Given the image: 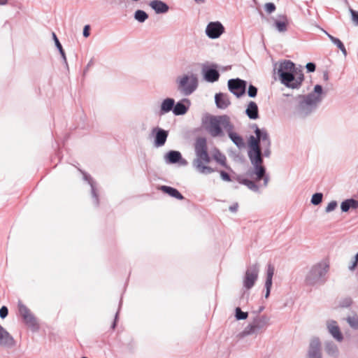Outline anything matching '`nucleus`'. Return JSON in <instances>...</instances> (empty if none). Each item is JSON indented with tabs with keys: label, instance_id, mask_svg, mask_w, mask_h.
<instances>
[{
	"label": "nucleus",
	"instance_id": "1",
	"mask_svg": "<svg viewBox=\"0 0 358 358\" xmlns=\"http://www.w3.org/2000/svg\"><path fill=\"white\" fill-rule=\"evenodd\" d=\"M326 91H309L303 94H283L295 112L302 117L313 113L326 96Z\"/></svg>",
	"mask_w": 358,
	"mask_h": 358
},
{
	"label": "nucleus",
	"instance_id": "2",
	"mask_svg": "<svg viewBox=\"0 0 358 358\" xmlns=\"http://www.w3.org/2000/svg\"><path fill=\"white\" fill-rule=\"evenodd\" d=\"M278 79L286 87L299 89L303 82H307L303 72V67L296 65L291 60L284 59L274 65Z\"/></svg>",
	"mask_w": 358,
	"mask_h": 358
},
{
	"label": "nucleus",
	"instance_id": "3",
	"mask_svg": "<svg viewBox=\"0 0 358 358\" xmlns=\"http://www.w3.org/2000/svg\"><path fill=\"white\" fill-rule=\"evenodd\" d=\"M250 150L248 151V157L253 166V171L251 176H255V180L259 181L263 180L262 186L266 187L269 181V176L266 174V169L262 165L263 158L261 145L259 138L251 136L248 141Z\"/></svg>",
	"mask_w": 358,
	"mask_h": 358
},
{
	"label": "nucleus",
	"instance_id": "4",
	"mask_svg": "<svg viewBox=\"0 0 358 358\" xmlns=\"http://www.w3.org/2000/svg\"><path fill=\"white\" fill-rule=\"evenodd\" d=\"M196 157L192 162L194 168L201 174H209L215 171L207 166L210 162V157L208 153L207 140L204 137L196 138L194 144Z\"/></svg>",
	"mask_w": 358,
	"mask_h": 358
},
{
	"label": "nucleus",
	"instance_id": "5",
	"mask_svg": "<svg viewBox=\"0 0 358 358\" xmlns=\"http://www.w3.org/2000/svg\"><path fill=\"white\" fill-rule=\"evenodd\" d=\"M203 124L212 137H218L224 135L222 129L227 131L231 123L227 115H208L203 118Z\"/></svg>",
	"mask_w": 358,
	"mask_h": 358
},
{
	"label": "nucleus",
	"instance_id": "6",
	"mask_svg": "<svg viewBox=\"0 0 358 358\" xmlns=\"http://www.w3.org/2000/svg\"><path fill=\"white\" fill-rule=\"evenodd\" d=\"M329 264L326 261H322L315 264L306 277V282L314 286L323 284L326 280V275L329 271Z\"/></svg>",
	"mask_w": 358,
	"mask_h": 358
},
{
	"label": "nucleus",
	"instance_id": "7",
	"mask_svg": "<svg viewBox=\"0 0 358 358\" xmlns=\"http://www.w3.org/2000/svg\"><path fill=\"white\" fill-rule=\"evenodd\" d=\"M270 325V317L266 315H256L241 333L242 337L258 335L266 331Z\"/></svg>",
	"mask_w": 358,
	"mask_h": 358
},
{
	"label": "nucleus",
	"instance_id": "8",
	"mask_svg": "<svg viewBox=\"0 0 358 358\" xmlns=\"http://www.w3.org/2000/svg\"><path fill=\"white\" fill-rule=\"evenodd\" d=\"M259 273V265L258 263L249 266L245 273L243 278V287L246 289H250L258 279Z\"/></svg>",
	"mask_w": 358,
	"mask_h": 358
},
{
	"label": "nucleus",
	"instance_id": "9",
	"mask_svg": "<svg viewBox=\"0 0 358 358\" xmlns=\"http://www.w3.org/2000/svg\"><path fill=\"white\" fill-rule=\"evenodd\" d=\"M18 310L27 325L32 328L33 330L38 329V324L35 317L31 310L20 301L18 303Z\"/></svg>",
	"mask_w": 358,
	"mask_h": 358
},
{
	"label": "nucleus",
	"instance_id": "10",
	"mask_svg": "<svg viewBox=\"0 0 358 358\" xmlns=\"http://www.w3.org/2000/svg\"><path fill=\"white\" fill-rule=\"evenodd\" d=\"M176 83L178 84L179 90H196L198 87V79L194 74L178 77Z\"/></svg>",
	"mask_w": 358,
	"mask_h": 358
},
{
	"label": "nucleus",
	"instance_id": "11",
	"mask_svg": "<svg viewBox=\"0 0 358 358\" xmlns=\"http://www.w3.org/2000/svg\"><path fill=\"white\" fill-rule=\"evenodd\" d=\"M224 32V27L219 21L209 22L206 28V34L211 39L219 38Z\"/></svg>",
	"mask_w": 358,
	"mask_h": 358
},
{
	"label": "nucleus",
	"instance_id": "12",
	"mask_svg": "<svg viewBox=\"0 0 358 358\" xmlns=\"http://www.w3.org/2000/svg\"><path fill=\"white\" fill-rule=\"evenodd\" d=\"M201 73L203 79L208 83H214L220 78L219 71L216 65H204L202 67Z\"/></svg>",
	"mask_w": 358,
	"mask_h": 358
},
{
	"label": "nucleus",
	"instance_id": "13",
	"mask_svg": "<svg viewBox=\"0 0 358 358\" xmlns=\"http://www.w3.org/2000/svg\"><path fill=\"white\" fill-rule=\"evenodd\" d=\"M164 161L166 164L179 163L180 166H187L188 162L183 159L179 151L171 150L164 155Z\"/></svg>",
	"mask_w": 358,
	"mask_h": 358
},
{
	"label": "nucleus",
	"instance_id": "14",
	"mask_svg": "<svg viewBox=\"0 0 358 358\" xmlns=\"http://www.w3.org/2000/svg\"><path fill=\"white\" fill-rule=\"evenodd\" d=\"M152 134L155 135L154 145L156 148L162 147L165 144L169 135L168 131L155 127L152 130Z\"/></svg>",
	"mask_w": 358,
	"mask_h": 358
},
{
	"label": "nucleus",
	"instance_id": "15",
	"mask_svg": "<svg viewBox=\"0 0 358 358\" xmlns=\"http://www.w3.org/2000/svg\"><path fill=\"white\" fill-rule=\"evenodd\" d=\"M326 326L329 334L338 342L343 340V336L341 331L340 327L335 320H329L326 322Z\"/></svg>",
	"mask_w": 358,
	"mask_h": 358
},
{
	"label": "nucleus",
	"instance_id": "16",
	"mask_svg": "<svg viewBox=\"0 0 358 358\" xmlns=\"http://www.w3.org/2000/svg\"><path fill=\"white\" fill-rule=\"evenodd\" d=\"M15 344L13 337L0 324V347L11 348Z\"/></svg>",
	"mask_w": 358,
	"mask_h": 358
},
{
	"label": "nucleus",
	"instance_id": "17",
	"mask_svg": "<svg viewBox=\"0 0 358 358\" xmlns=\"http://www.w3.org/2000/svg\"><path fill=\"white\" fill-rule=\"evenodd\" d=\"M307 358H322L321 343L318 338L310 340Z\"/></svg>",
	"mask_w": 358,
	"mask_h": 358
},
{
	"label": "nucleus",
	"instance_id": "18",
	"mask_svg": "<svg viewBox=\"0 0 358 358\" xmlns=\"http://www.w3.org/2000/svg\"><path fill=\"white\" fill-rule=\"evenodd\" d=\"M253 127L255 128V135L259 138L261 146L271 147V142L267 131L265 129H259L256 124Z\"/></svg>",
	"mask_w": 358,
	"mask_h": 358
},
{
	"label": "nucleus",
	"instance_id": "19",
	"mask_svg": "<svg viewBox=\"0 0 358 358\" xmlns=\"http://www.w3.org/2000/svg\"><path fill=\"white\" fill-rule=\"evenodd\" d=\"M149 6L156 14L166 13L169 10L168 4L161 0H152L149 3Z\"/></svg>",
	"mask_w": 358,
	"mask_h": 358
},
{
	"label": "nucleus",
	"instance_id": "20",
	"mask_svg": "<svg viewBox=\"0 0 358 358\" xmlns=\"http://www.w3.org/2000/svg\"><path fill=\"white\" fill-rule=\"evenodd\" d=\"M274 267L271 264H268L267 267L266 271V279L265 282V288H266V293H265V298L267 299L271 292V289L272 287V279L274 274Z\"/></svg>",
	"mask_w": 358,
	"mask_h": 358
},
{
	"label": "nucleus",
	"instance_id": "21",
	"mask_svg": "<svg viewBox=\"0 0 358 358\" xmlns=\"http://www.w3.org/2000/svg\"><path fill=\"white\" fill-rule=\"evenodd\" d=\"M233 129H234V127L231 124V125L227 130V132L228 134L229 138L238 148H243L245 146V143H244L243 138L241 136H239L238 134L234 132Z\"/></svg>",
	"mask_w": 358,
	"mask_h": 358
},
{
	"label": "nucleus",
	"instance_id": "22",
	"mask_svg": "<svg viewBox=\"0 0 358 358\" xmlns=\"http://www.w3.org/2000/svg\"><path fill=\"white\" fill-rule=\"evenodd\" d=\"M228 90H247V81L241 78H232L228 80Z\"/></svg>",
	"mask_w": 358,
	"mask_h": 358
},
{
	"label": "nucleus",
	"instance_id": "23",
	"mask_svg": "<svg viewBox=\"0 0 358 358\" xmlns=\"http://www.w3.org/2000/svg\"><path fill=\"white\" fill-rule=\"evenodd\" d=\"M83 173V179L88 182V184L91 187V194L93 198V203L95 206H98L99 204V199L98 194L96 192V183L92 180V178L85 173Z\"/></svg>",
	"mask_w": 358,
	"mask_h": 358
},
{
	"label": "nucleus",
	"instance_id": "24",
	"mask_svg": "<svg viewBox=\"0 0 358 358\" xmlns=\"http://www.w3.org/2000/svg\"><path fill=\"white\" fill-rule=\"evenodd\" d=\"M215 101L217 107L220 109H225L230 104L229 98L223 93L216 94L215 96Z\"/></svg>",
	"mask_w": 358,
	"mask_h": 358
},
{
	"label": "nucleus",
	"instance_id": "25",
	"mask_svg": "<svg viewBox=\"0 0 358 358\" xmlns=\"http://www.w3.org/2000/svg\"><path fill=\"white\" fill-rule=\"evenodd\" d=\"M324 350L329 356L334 358H338L339 355L338 348L333 341H329L325 342Z\"/></svg>",
	"mask_w": 358,
	"mask_h": 358
},
{
	"label": "nucleus",
	"instance_id": "26",
	"mask_svg": "<svg viewBox=\"0 0 358 358\" xmlns=\"http://www.w3.org/2000/svg\"><path fill=\"white\" fill-rule=\"evenodd\" d=\"M279 20H276L274 25L279 32H285L287 30L288 20L285 15L278 16Z\"/></svg>",
	"mask_w": 358,
	"mask_h": 358
},
{
	"label": "nucleus",
	"instance_id": "27",
	"mask_svg": "<svg viewBox=\"0 0 358 358\" xmlns=\"http://www.w3.org/2000/svg\"><path fill=\"white\" fill-rule=\"evenodd\" d=\"M245 113L249 118L257 119L259 117L257 105L254 101H250L248 105Z\"/></svg>",
	"mask_w": 358,
	"mask_h": 358
},
{
	"label": "nucleus",
	"instance_id": "28",
	"mask_svg": "<svg viewBox=\"0 0 358 358\" xmlns=\"http://www.w3.org/2000/svg\"><path fill=\"white\" fill-rule=\"evenodd\" d=\"M161 189L164 192L168 194L172 197L178 199L179 200H182L184 199L183 196L175 188L163 185L161 187Z\"/></svg>",
	"mask_w": 358,
	"mask_h": 358
},
{
	"label": "nucleus",
	"instance_id": "29",
	"mask_svg": "<svg viewBox=\"0 0 358 358\" xmlns=\"http://www.w3.org/2000/svg\"><path fill=\"white\" fill-rule=\"evenodd\" d=\"M358 207V201L353 199H347L341 203V208L343 212H348L350 208H357Z\"/></svg>",
	"mask_w": 358,
	"mask_h": 358
},
{
	"label": "nucleus",
	"instance_id": "30",
	"mask_svg": "<svg viewBox=\"0 0 358 358\" xmlns=\"http://www.w3.org/2000/svg\"><path fill=\"white\" fill-rule=\"evenodd\" d=\"M175 101L173 99L167 98L162 103L161 112L162 114L166 113L173 110Z\"/></svg>",
	"mask_w": 358,
	"mask_h": 358
},
{
	"label": "nucleus",
	"instance_id": "31",
	"mask_svg": "<svg viewBox=\"0 0 358 358\" xmlns=\"http://www.w3.org/2000/svg\"><path fill=\"white\" fill-rule=\"evenodd\" d=\"M213 157L217 163H219L220 164L224 167H227V158L225 155L222 154L218 149H214L213 152Z\"/></svg>",
	"mask_w": 358,
	"mask_h": 358
},
{
	"label": "nucleus",
	"instance_id": "32",
	"mask_svg": "<svg viewBox=\"0 0 358 358\" xmlns=\"http://www.w3.org/2000/svg\"><path fill=\"white\" fill-rule=\"evenodd\" d=\"M52 38H53V40L55 41V45H56L57 50H59L62 57L64 63L68 67V63H67V59H66L65 52H64V49L62 48V45L60 43L58 38L57 37V35L54 32H52Z\"/></svg>",
	"mask_w": 358,
	"mask_h": 358
},
{
	"label": "nucleus",
	"instance_id": "33",
	"mask_svg": "<svg viewBox=\"0 0 358 358\" xmlns=\"http://www.w3.org/2000/svg\"><path fill=\"white\" fill-rule=\"evenodd\" d=\"M134 17L138 22L143 23L148 19L149 15L143 10H137L134 13Z\"/></svg>",
	"mask_w": 358,
	"mask_h": 358
},
{
	"label": "nucleus",
	"instance_id": "34",
	"mask_svg": "<svg viewBox=\"0 0 358 358\" xmlns=\"http://www.w3.org/2000/svg\"><path fill=\"white\" fill-rule=\"evenodd\" d=\"M241 183L243 184L244 185L247 186L248 189L250 190L255 192H259V186H258L254 181L248 180V179H243L241 181Z\"/></svg>",
	"mask_w": 358,
	"mask_h": 358
},
{
	"label": "nucleus",
	"instance_id": "35",
	"mask_svg": "<svg viewBox=\"0 0 358 358\" xmlns=\"http://www.w3.org/2000/svg\"><path fill=\"white\" fill-rule=\"evenodd\" d=\"M187 110V107L182 103L174 104L173 112L176 115H180L185 114Z\"/></svg>",
	"mask_w": 358,
	"mask_h": 358
},
{
	"label": "nucleus",
	"instance_id": "36",
	"mask_svg": "<svg viewBox=\"0 0 358 358\" xmlns=\"http://www.w3.org/2000/svg\"><path fill=\"white\" fill-rule=\"evenodd\" d=\"M248 313L241 310V308L237 307L235 309V317L237 320H242L247 319Z\"/></svg>",
	"mask_w": 358,
	"mask_h": 358
},
{
	"label": "nucleus",
	"instance_id": "37",
	"mask_svg": "<svg viewBox=\"0 0 358 358\" xmlns=\"http://www.w3.org/2000/svg\"><path fill=\"white\" fill-rule=\"evenodd\" d=\"M347 322L349 325L353 329H358V317L357 316H350L347 318Z\"/></svg>",
	"mask_w": 358,
	"mask_h": 358
},
{
	"label": "nucleus",
	"instance_id": "38",
	"mask_svg": "<svg viewBox=\"0 0 358 358\" xmlns=\"http://www.w3.org/2000/svg\"><path fill=\"white\" fill-rule=\"evenodd\" d=\"M323 195L322 193H315L312 196L311 203L313 205H319L322 201Z\"/></svg>",
	"mask_w": 358,
	"mask_h": 358
},
{
	"label": "nucleus",
	"instance_id": "39",
	"mask_svg": "<svg viewBox=\"0 0 358 358\" xmlns=\"http://www.w3.org/2000/svg\"><path fill=\"white\" fill-rule=\"evenodd\" d=\"M337 48L342 52V53L346 56L347 50L343 42L338 38V40H335V43H334Z\"/></svg>",
	"mask_w": 358,
	"mask_h": 358
},
{
	"label": "nucleus",
	"instance_id": "40",
	"mask_svg": "<svg viewBox=\"0 0 358 358\" xmlns=\"http://www.w3.org/2000/svg\"><path fill=\"white\" fill-rule=\"evenodd\" d=\"M264 8H265V10L268 14H271V13H273L275 10L276 6H275V5L273 3L269 2V3H266L264 5Z\"/></svg>",
	"mask_w": 358,
	"mask_h": 358
},
{
	"label": "nucleus",
	"instance_id": "41",
	"mask_svg": "<svg viewBox=\"0 0 358 358\" xmlns=\"http://www.w3.org/2000/svg\"><path fill=\"white\" fill-rule=\"evenodd\" d=\"M337 202L336 201H331V202H329L327 205V206L325 208V212L326 213H330V212H332L333 210H334L336 209V208L337 207Z\"/></svg>",
	"mask_w": 358,
	"mask_h": 358
},
{
	"label": "nucleus",
	"instance_id": "42",
	"mask_svg": "<svg viewBox=\"0 0 358 358\" xmlns=\"http://www.w3.org/2000/svg\"><path fill=\"white\" fill-rule=\"evenodd\" d=\"M262 156L264 155L266 157H269L271 155V147H267L266 145L261 146Z\"/></svg>",
	"mask_w": 358,
	"mask_h": 358
},
{
	"label": "nucleus",
	"instance_id": "43",
	"mask_svg": "<svg viewBox=\"0 0 358 358\" xmlns=\"http://www.w3.org/2000/svg\"><path fill=\"white\" fill-rule=\"evenodd\" d=\"M350 13L352 15V20L355 22V25L357 26L358 25V11H356L352 8L350 9Z\"/></svg>",
	"mask_w": 358,
	"mask_h": 358
},
{
	"label": "nucleus",
	"instance_id": "44",
	"mask_svg": "<svg viewBox=\"0 0 358 358\" xmlns=\"http://www.w3.org/2000/svg\"><path fill=\"white\" fill-rule=\"evenodd\" d=\"M306 69L308 72L312 73V72H314L315 71L316 65L313 62H308L306 65Z\"/></svg>",
	"mask_w": 358,
	"mask_h": 358
},
{
	"label": "nucleus",
	"instance_id": "45",
	"mask_svg": "<svg viewBox=\"0 0 358 358\" xmlns=\"http://www.w3.org/2000/svg\"><path fill=\"white\" fill-rule=\"evenodd\" d=\"M220 173L221 178L223 180L227 181V182L231 181V177L227 172H225L224 171H221Z\"/></svg>",
	"mask_w": 358,
	"mask_h": 358
},
{
	"label": "nucleus",
	"instance_id": "46",
	"mask_svg": "<svg viewBox=\"0 0 358 358\" xmlns=\"http://www.w3.org/2000/svg\"><path fill=\"white\" fill-rule=\"evenodd\" d=\"M8 310L6 306H2L0 308V317L1 318H3V319L5 318L8 315Z\"/></svg>",
	"mask_w": 358,
	"mask_h": 358
},
{
	"label": "nucleus",
	"instance_id": "47",
	"mask_svg": "<svg viewBox=\"0 0 358 358\" xmlns=\"http://www.w3.org/2000/svg\"><path fill=\"white\" fill-rule=\"evenodd\" d=\"M357 263H358V257L357 255H355V259L353 260L352 264L349 266V269L350 271H354L357 266Z\"/></svg>",
	"mask_w": 358,
	"mask_h": 358
},
{
	"label": "nucleus",
	"instance_id": "48",
	"mask_svg": "<svg viewBox=\"0 0 358 358\" xmlns=\"http://www.w3.org/2000/svg\"><path fill=\"white\" fill-rule=\"evenodd\" d=\"M90 25L87 24L84 27L83 31V34L84 37L87 38L90 36Z\"/></svg>",
	"mask_w": 358,
	"mask_h": 358
},
{
	"label": "nucleus",
	"instance_id": "49",
	"mask_svg": "<svg viewBox=\"0 0 358 358\" xmlns=\"http://www.w3.org/2000/svg\"><path fill=\"white\" fill-rule=\"evenodd\" d=\"M324 87L328 88L327 85L317 83L314 86L313 90H323Z\"/></svg>",
	"mask_w": 358,
	"mask_h": 358
},
{
	"label": "nucleus",
	"instance_id": "50",
	"mask_svg": "<svg viewBox=\"0 0 358 358\" xmlns=\"http://www.w3.org/2000/svg\"><path fill=\"white\" fill-rule=\"evenodd\" d=\"M238 204L237 203H234L231 206H229V210L233 213H236L238 210Z\"/></svg>",
	"mask_w": 358,
	"mask_h": 358
},
{
	"label": "nucleus",
	"instance_id": "51",
	"mask_svg": "<svg viewBox=\"0 0 358 358\" xmlns=\"http://www.w3.org/2000/svg\"><path fill=\"white\" fill-rule=\"evenodd\" d=\"M322 80L324 82H327L329 80V73L327 71L322 72Z\"/></svg>",
	"mask_w": 358,
	"mask_h": 358
},
{
	"label": "nucleus",
	"instance_id": "52",
	"mask_svg": "<svg viewBox=\"0 0 358 358\" xmlns=\"http://www.w3.org/2000/svg\"><path fill=\"white\" fill-rule=\"evenodd\" d=\"M93 65H94V61L92 59H91L90 60V62H88V64H87L85 69H84V73H85L87 72V71L89 69V68Z\"/></svg>",
	"mask_w": 358,
	"mask_h": 358
},
{
	"label": "nucleus",
	"instance_id": "53",
	"mask_svg": "<svg viewBox=\"0 0 358 358\" xmlns=\"http://www.w3.org/2000/svg\"><path fill=\"white\" fill-rule=\"evenodd\" d=\"M231 92H233L237 97H240L243 94H244L246 91H231Z\"/></svg>",
	"mask_w": 358,
	"mask_h": 358
},
{
	"label": "nucleus",
	"instance_id": "54",
	"mask_svg": "<svg viewBox=\"0 0 358 358\" xmlns=\"http://www.w3.org/2000/svg\"><path fill=\"white\" fill-rule=\"evenodd\" d=\"M325 33L333 43H335V40L338 39V38L331 36V34H328L327 32H325Z\"/></svg>",
	"mask_w": 358,
	"mask_h": 358
},
{
	"label": "nucleus",
	"instance_id": "55",
	"mask_svg": "<svg viewBox=\"0 0 358 358\" xmlns=\"http://www.w3.org/2000/svg\"><path fill=\"white\" fill-rule=\"evenodd\" d=\"M248 93L250 97H255L257 96V91H248Z\"/></svg>",
	"mask_w": 358,
	"mask_h": 358
},
{
	"label": "nucleus",
	"instance_id": "56",
	"mask_svg": "<svg viewBox=\"0 0 358 358\" xmlns=\"http://www.w3.org/2000/svg\"><path fill=\"white\" fill-rule=\"evenodd\" d=\"M350 303H351V300L347 299L345 303H342L341 306L343 307H347V306H350Z\"/></svg>",
	"mask_w": 358,
	"mask_h": 358
},
{
	"label": "nucleus",
	"instance_id": "57",
	"mask_svg": "<svg viewBox=\"0 0 358 358\" xmlns=\"http://www.w3.org/2000/svg\"><path fill=\"white\" fill-rule=\"evenodd\" d=\"M247 90H258L257 87H256L255 86H254L252 84H250L248 85V87Z\"/></svg>",
	"mask_w": 358,
	"mask_h": 358
},
{
	"label": "nucleus",
	"instance_id": "58",
	"mask_svg": "<svg viewBox=\"0 0 358 358\" xmlns=\"http://www.w3.org/2000/svg\"><path fill=\"white\" fill-rule=\"evenodd\" d=\"M117 315H118V313H116L115 315V322H113V325H112V328L114 329L115 327V325H116V320L117 319Z\"/></svg>",
	"mask_w": 358,
	"mask_h": 358
},
{
	"label": "nucleus",
	"instance_id": "59",
	"mask_svg": "<svg viewBox=\"0 0 358 358\" xmlns=\"http://www.w3.org/2000/svg\"><path fill=\"white\" fill-rule=\"evenodd\" d=\"M264 306H261V307H259V310H257V315H259V314L262 311H263V310H264Z\"/></svg>",
	"mask_w": 358,
	"mask_h": 358
},
{
	"label": "nucleus",
	"instance_id": "60",
	"mask_svg": "<svg viewBox=\"0 0 358 358\" xmlns=\"http://www.w3.org/2000/svg\"><path fill=\"white\" fill-rule=\"evenodd\" d=\"M8 2V0H0V5H5Z\"/></svg>",
	"mask_w": 358,
	"mask_h": 358
},
{
	"label": "nucleus",
	"instance_id": "61",
	"mask_svg": "<svg viewBox=\"0 0 358 358\" xmlns=\"http://www.w3.org/2000/svg\"><path fill=\"white\" fill-rule=\"evenodd\" d=\"M184 92H185L184 94L187 96V95H189L193 91L189 90V91H184Z\"/></svg>",
	"mask_w": 358,
	"mask_h": 358
},
{
	"label": "nucleus",
	"instance_id": "62",
	"mask_svg": "<svg viewBox=\"0 0 358 358\" xmlns=\"http://www.w3.org/2000/svg\"><path fill=\"white\" fill-rule=\"evenodd\" d=\"M196 2L199 3V2H202L203 3L205 1V0H194Z\"/></svg>",
	"mask_w": 358,
	"mask_h": 358
},
{
	"label": "nucleus",
	"instance_id": "63",
	"mask_svg": "<svg viewBox=\"0 0 358 358\" xmlns=\"http://www.w3.org/2000/svg\"><path fill=\"white\" fill-rule=\"evenodd\" d=\"M356 255H357V257H358V253H357Z\"/></svg>",
	"mask_w": 358,
	"mask_h": 358
},
{
	"label": "nucleus",
	"instance_id": "64",
	"mask_svg": "<svg viewBox=\"0 0 358 358\" xmlns=\"http://www.w3.org/2000/svg\"><path fill=\"white\" fill-rule=\"evenodd\" d=\"M82 358H87V357H82Z\"/></svg>",
	"mask_w": 358,
	"mask_h": 358
}]
</instances>
